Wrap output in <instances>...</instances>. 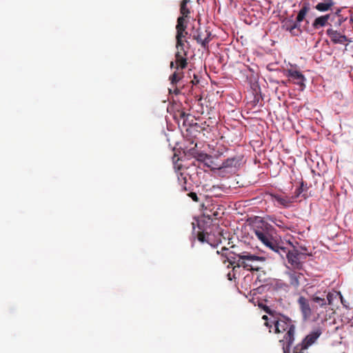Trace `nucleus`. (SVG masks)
<instances>
[{"label":"nucleus","instance_id":"obj_11","mask_svg":"<svg viewBox=\"0 0 353 353\" xmlns=\"http://www.w3.org/2000/svg\"><path fill=\"white\" fill-rule=\"evenodd\" d=\"M300 310L305 319H309L312 316V310L310 303L306 298L300 296L298 299Z\"/></svg>","mask_w":353,"mask_h":353},{"label":"nucleus","instance_id":"obj_12","mask_svg":"<svg viewBox=\"0 0 353 353\" xmlns=\"http://www.w3.org/2000/svg\"><path fill=\"white\" fill-rule=\"evenodd\" d=\"M286 275L288 277L290 284L294 288L299 286L300 279L303 276L302 273L297 272L294 270H289L286 272Z\"/></svg>","mask_w":353,"mask_h":353},{"label":"nucleus","instance_id":"obj_6","mask_svg":"<svg viewBox=\"0 0 353 353\" xmlns=\"http://www.w3.org/2000/svg\"><path fill=\"white\" fill-rule=\"evenodd\" d=\"M212 33L207 29H202L198 28L192 34V38L196 41L198 44H200L204 49L208 48V43L211 41Z\"/></svg>","mask_w":353,"mask_h":353},{"label":"nucleus","instance_id":"obj_21","mask_svg":"<svg viewBox=\"0 0 353 353\" xmlns=\"http://www.w3.org/2000/svg\"><path fill=\"white\" fill-rule=\"evenodd\" d=\"M197 239L199 241H201V243H204V242H206L208 243H210V234L208 233V232H199L197 234Z\"/></svg>","mask_w":353,"mask_h":353},{"label":"nucleus","instance_id":"obj_22","mask_svg":"<svg viewBox=\"0 0 353 353\" xmlns=\"http://www.w3.org/2000/svg\"><path fill=\"white\" fill-rule=\"evenodd\" d=\"M183 77V72H179L175 71L170 77V83L172 85H174L177 82H179Z\"/></svg>","mask_w":353,"mask_h":353},{"label":"nucleus","instance_id":"obj_16","mask_svg":"<svg viewBox=\"0 0 353 353\" xmlns=\"http://www.w3.org/2000/svg\"><path fill=\"white\" fill-rule=\"evenodd\" d=\"M228 250V248H223L221 251L219 252V251H217V253L218 254H221V255L223 256H225L226 258V260H224L223 261V263H225L226 261H228L230 263V265H231L232 266V268L235 266V265H237V260L238 259H236V257L238 258V256H235V254L234 253H232V252H228V253H226V254H224L223 253V251H227Z\"/></svg>","mask_w":353,"mask_h":353},{"label":"nucleus","instance_id":"obj_25","mask_svg":"<svg viewBox=\"0 0 353 353\" xmlns=\"http://www.w3.org/2000/svg\"><path fill=\"white\" fill-rule=\"evenodd\" d=\"M312 301L314 303H318L321 307H325L327 305L325 299L317 296H313Z\"/></svg>","mask_w":353,"mask_h":353},{"label":"nucleus","instance_id":"obj_9","mask_svg":"<svg viewBox=\"0 0 353 353\" xmlns=\"http://www.w3.org/2000/svg\"><path fill=\"white\" fill-rule=\"evenodd\" d=\"M326 34L330 37L331 41L334 44H343L346 41L349 43L352 42L351 39L347 38L345 34H343L332 28L327 29L326 30Z\"/></svg>","mask_w":353,"mask_h":353},{"label":"nucleus","instance_id":"obj_36","mask_svg":"<svg viewBox=\"0 0 353 353\" xmlns=\"http://www.w3.org/2000/svg\"><path fill=\"white\" fill-rule=\"evenodd\" d=\"M199 79H197V77L194 75V79L192 81V83L193 84H196L199 83Z\"/></svg>","mask_w":353,"mask_h":353},{"label":"nucleus","instance_id":"obj_17","mask_svg":"<svg viewBox=\"0 0 353 353\" xmlns=\"http://www.w3.org/2000/svg\"><path fill=\"white\" fill-rule=\"evenodd\" d=\"M190 3V0H182L180 3V14L181 16L179 17H183V19L190 18V9L188 7V4Z\"/></svg>","mask_w":353,"mask_h":353},{"label":"nucleus","instance_id":"obj_1","mask_svg":"<svg viewBox=\"0 0 353 353\" xmlns=\"http://www.w3.org/2000/svg\"><path fill=\"white\" fill-rule=\"evenodd\" d=\"M274 325L276 333H285L283 340H280V342L285 341L283 345V353H305V351L314 343L322 333L320 329L310 332L303 339L301 343L295 345L291 352L296 330L294 322L288 317H283L275 321Z\"/></svg>","mask_w":353,"mask_h":353},{"label":"nucleus","instance_id":"obj_27","mask_svg":"<svg viewBox=\"0 0 353 353\" xmlns=\"http://www.w3.org/2000/svg\"><path fill=\"white\" fill-rule=\"evenodd\" d=\"M269 220L279 228H285L283 222L281 220L276 219V217H271L269 219Z\"/></svg>","mask_w":353,"mask_h":353},{"label":"nucleus","instance_id":"obj_40","mask_svg":"<svg viewBox=\"0 0 353 353\" xmlns=\"http://www.w3.org/2000/svg\"><path fill=\"white\" fill-rule=\"evenodd\" d=\"M352 326H353V321H352Z\"/></svg>","mask_w":353,"mask_h":353},{"label":"nucleus","instance_id":"obj_34","mask_svg":"<svg viewBox=\"0 0 353 353\" xmlns=\"http://www.w3.org/2000/svg\"><path fill=\"white\" fill-rule=\"evenodd\" d=\"M336 18H337V25L340 26L342 23V22L344 21V19L342 16H341V17H336Z\"/></svg>","mask_w":353,"mask_h":353},{"label":"nucleus","instance_id":"obj_5","mask_svg":"<svg viewBox=\"0 0 353 353\" xmlns=\"http://www.w3.org/2000/svg\"><path fill=\"white\" fill-rule=\"evenodd\" d=\"M181 43H179V40H176V52L175 53V63L176 69H185L188 66V51L185 50L184 41L181 39Z\"/></svg>","mask_w":353,"mask_h":353},{"label":"nucleus","instance_id":"obj_23","mask_svg":"<svg viewBox=\"0 0 353 353\" xmlns=\"http://www.w3.org/2000/svg\"><path fill=\"white\" fill-rule=\"evenodd\" d=\"M292 23H293V20L286 21L283 24V28L285 30L289 31L292 36H296L294 31L295 28Z\"/></svg>","mask_w":353,"mask_h":353},{"label":"nucleus","instance_id":"obj_10","mask_svg":"<svg viewBox=\"0 0 353 353\" xmlns=\"http://www.w3.org/2000/svg\"><path fill=\"white\" fill-rule=\"evenodd\" d=\"M187 19H183V17H178L177 23L176 26V40H179V43H181V39H183L185 36L188 34V32L186 31L187 28Z\"/></svg>","mask_w":353,"mask_h":353},{"label":"nucleus","instance_id":"obj_19","mask_svg":"<svg viewBox=\"0 0 353 353\" xmlns=\"http://www.w3.org/2000/svg\"><path fill=\"white\" fill-rule=\"evenodd\" d=\"M275 247L271 248L270 249L275 252H277L282 258L285 256L287 257L288 252H290L291 250H288L285 247L283 246L280 243L275 241L274 243Z\"/></svg>","mask_w":353,"mask_h":353},{"label":"nucleus","instance_id":"obj_7","mask_svg":"<svg viewBox=\"0 0 353 353\" xmlns=\"http://www.w3.org/2000/svg\"><path fill=\"white\" fill-rule=\"evenodd\" d=\"M302 256H303V254L295 249L288 252L287 256L288 261L293 269L300 270L303 268V263L301 261Z\"/></svg>","mask_w":353,"mask_h":353},{"label":"nucleus","instance_id":"obj_4","mask_svg":"<svg viewBox=\"0 0 353 353\" xmlns=\"http://www.w3.org/2000/svg\"><path fill=\"white\" fill-rule=\"evenodd\" d=\"M312 1V0H303L302 1L301 8L297 14L296 21H293L292 24L295 28L294 31L296 36H299L302 32L300 27V23L305 19L306 14L312 9V7L313 6V3Z\"/></svg>","mask_w":353,"mask_h":353},{"label":"nucleus","instance_id":"obj_39","mask_svg":"<svg viewBox=\"0 0 353 353\" xmlns=\"http://www.w3.org/2000/svg\"><path fill=\"white\" fill-rule=\"evenodd\" d=\"M350 22L353 23V17L350 18Z\"/></svg>","mask_w":353,"mask_h":353},{"label":"nucleus","instance_id":"obj_38","mask_svg":"<svg viewBox=\"0 0 353 353\" xmlns=\"http://www.w3.org/2000/svg\"><path fill=\"white\" fill-rule=\"evenodd\" d=\"M174 93H175L176 94H178L179 93V90H177V89H176V90H174Z\"/></svg>","mask_w":353,"mask_h":353},{"label":"nucleus","instance_id":"obj_30","mask_svg":"<svg viewBox=\"0 0 353 353\" xmlns=\"http://www.w3.org/2000/svg\"><path fill=\"white\" fill-rule=\"evenodd\" d=\"M188 196H190L194 201L195 202H199V198L198 197L196 193L195 192H190L188 194Z\"/></svg>","mask_w":353,"mask_h":353},{"label":"nucleus","instance_id":"obj_32","mask_svg":"<svg viewBox=\"0 0 353 353\" xmlns=\"http://www.w3.org/2000/svg\"><path fill=\"white\" fill-rule=\"evenodd\" d=\"M327 300L328 301V303H327V304L330 305L332 303V294L331 293L327 294Z\"/></svg>","mask_w":353,"mask_h":353},{"label":"nucleus","instance_id":"obj_3","mask_svg":"<svg viewBox=\"0 0 353 353\" xmlns=\"http://www.w3.org/2000/svg\"><path fill=\"white\" fill-rule=\"evenodd\" d=\"M270 226L265 223H262L261 226H256L254 229L256 237L267 248L270 249L274 248V243L276 241L270 233Z\"/></svg>","mask_w":353,"mask_h":353},{"label":"nucleus","instance_id":"obj_26","mask_svg":"<svg viewBox=\"0 0 353 353\" xmlns=\"http://www.w3.org/2000/svg\"><path fill=\"white\" fill-rule=\"evenodd\" d=\"M307 189V184H305L303 181H301L300 186L295 190L296 197H298L303 191Z\"/></svg>","mask_w":353,"mask_h":353},{"label":"nucleus","instance_id":"obj_29","mask_svg":"<svg viewBox=\"0 0 353 353\" xmlns=\"http://www.w3.org/2000/svg\"><path fill=\"white\" fill-rule=\"evenodd\" d=\"M259 307L263 308V310L266 313L269 314L270 315H273L274 311H272L268 306L263 305V304H259Z\"/></svg>","mask_w":353,"mask_h":353},{"label":"nucleus","instance_id":"obj_2","mask_svg":"<svg viewBox=\"0 0 353 353\" xmlns=\"http://www.w3.org/2000/svg\"><path fill=\"white\" fill-rule=\"evenodd\" d=\"M237 256V265L233 268V270L236 268H243L250 271H259L261 268L257 265V263L265 261L264 257L252 254L247 252L239 254Z\"/></svg>","mask_w":353,"mask_h":353},{"label":"nucleus","instance_id":"obj_14","mask_svg":"<svg viewBox=\"0 0 353 353\" xmlns=\"http://www.w3.org/2000/svg\"><path fill=\"white\" fill-rule=\"evenodd\" d=\"M332 16L331 14H327L316 17L312 23V27L318 30L325 26L328 23V20H331Z\"/></svg>","mask_w":353,"mask_h":353},{"label":"nucleus","instance_id":"obj_35","mask_svg":"<svg viewBox=\"0 0 353 353\" xmlns=\"http://www.w3.org/2000/svg\"><path fill=\"white\" fill-rule=\"evenodd\" d=\"M188 116H189V114H186L184 112H180V117L183 119L184 120H185V117H188Z\"/></svg>","mask_w":353,"mask_h":353},{"label":"nucleus","instance_id":"obj_8","mask_svg":"<svg viewBox=\"0 0 353 353\" xmlns=\"http://www.w3.org/2000/svg\"><path fill=\"white\" fill-rule=\"evenodd\" d=\"M284 75L288 77L294 83L299 85L301 87L305 86L304 81L305 78L300 71L288 69L284 71Z\"/></svg>","mask_w":353,"mask_h":353},{"label":"nucleus","instance_id":"obj_28","mask_svg":"<svg viewBox=\"0 0 353 353\" xmlns=\"http://www.w3.org/2000/svg\"><path fill=\"white\" fill-rule=\"evenodd\" d=\"M211 157L208 155L207 154L200 153L198 155L197 159L200 161L205 162L208 160H210Z\"/></svg>","mask_w":353,"mask_h":353},{"label":"nucleus","instance_id":"obj_15","mask_svg":"<svg viewBox=\"0 0 353 353\" xmlns=\"http://www.w3.org/2000/svg\"><path fill=\"white\" fill-rule=\"evenodd\" d=\"M268 196L271 201H276L279 205L285 208L290 206V203H292L291 199L288 197H283L281 195L272 193L268 194Z\"/></svg>","mask_w":353,"mask_h":353},{"label":"nucleus","instance_id":"obj_13","mask_svg":"<svg viewBox=\"0 0 353 353\" xmlns=\"http://www.w3.org/2000/svg\"><path fill=\"white\" fill-rule=\"evenodd\" d=\"M314 1L315 0H312V1L313 3L312 8H315L319 12L330 10L335 4L333 0H323L322 2H319L316 5H314Z\"/></svg>","mask_w":353,"mask_h":353},{"label":"nucleus","instance_id":"obj_18","mask_svg":"<svg viewBox=\"0 0 353 353\" xmlns=\"http://www.w3.org/2000/svg\"><path fill=\"white\" fill-rule=\"evenodd\" d=\"M241 159L237 157H233L227 159L222 163L221 168H236L240 165Z\"/></svg>","mask_w":353,"mask_h":353},{"label":"nucleus","instance_id":"obj_31","mask_svg":"<svg viewBox=\"0 0 353 353\" xmlns=\"http://www.w3.org/2000/svg\"><path fill=\"white\" fill-rule=\"evenodd\" d=\"M340 12H341V10L337 9L334 13H332L331 14L332 16L331 18V21H334L336 17H341V15L340 14Z\"/></svg>","mask_w":353,"mask_h":353},{"label":"nucleus","instance_id":"obj_20","mask_svg":"<svg viewBox=\"0 0 353 353\" xmlns=\"http://www.w3.org/2000/svg\"><path fill=\"white\" fill-rule=\"evenodd\" d=\"M177 179H178V183L181 187V191H188L190 190L189 188H188L186 186V183H187V174L183 173V172H178L177 173Z\"/></svg>","mask_w":353,"mask_h":353},{"label":"nucleus","instance_id":"obj_33","mask_svg":"<svg viewBox=\"0 0 353 353\" xmlns=\"http://www.w3.org/2000/svg\"><path fill=\"white\" fill-rule=\"evenodd\" d=\"M262 319L265 321L264 325H268V320L270 319V318L267 315H263Z\"/></svg>","mask_w":353,"mask_h":353},{"label":"nucleus","instance_id":"obj_24","mask_svg":"<svg viewBox=\"0 0 353 353\" xmlns=\"http://www.w3.org/2000/svg\"><path fill=\"white\" fill-rule=\"evenodd\" d=\"M283 317H286L285 316H281L277 319L273 317V319L272 318H270V319L268 320V325H265L266 327H269L270 330L269 332H272V328L274 329V333L275 334H277L276 332H275V325H274V322L276 321H279L280 320L281 318Z\"/></svg>","mask_w":353,"mask_h":353},{"label":"nucleus","instance_id":"obj_37","mask_svg":"<svg viewBox=\"0 0 353 353\" xmlns=\"http://www.w3.org/2000/svg\"><path fill=\"white\" fill-rule=\"evenodd\" d=\"M176 65L175 61H174V62L171 61V63H170V68H176Z\"/></svg>","mask_w":353,"mask_h":353}]
</instances>
